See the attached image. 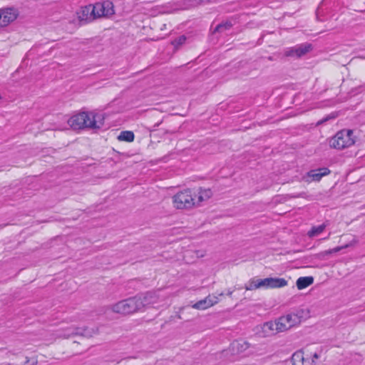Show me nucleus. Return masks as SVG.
Returning <instances> with one entry per match:
<instances>
[{
    "instance_id": "nucleus-1",
    "label": "nucleus",
    "mask_w": 365,
    "mask_h": 365,
    "mask_svg": "<svg viewBox=\"0 0 365 365\" xmlns=\"http://www.w3.org/2000/svg\"><path fill=\"white\" fill-rule=\"evenodd\" d=\"M114 14L113 4L110 1L97 2L82 6L77 12L80 21L91 22L98 18L109 16Z\"/></svg>"
},
{
    "instance_id": "nucleus-2",
    "label": "nucleus",
    "mask_w": 365,
    "mask_h": 365,
    "mask_svg": "<svg viewBox=\"0 0 365 365\" xmlns=\"http://www.w3.org/2000/svg\"><path fill=\"white\" fill-rule=\"evenodd\" d=\"M75 130L91 128L99 129L104 123L103 114L96 112H81L73 115L68 120Z\"/></svg>"
},
{
    "instance_id": "nucleus-3",
    "label": "nucleus",
    "mask_w": 365,
    "mask_h": 365,
    "mask_svg": "<svg viewBox=\"0 0 365 365\" xmlns=\"http://www.w3.org/2000/svg\"><path fill=\"white\" fill-rule=\"evenodd\" d=\"M321 356V351L307 346L295 351L292 356L293 365H316L317 361Z\"/></svg>"
},
{
    "instance_id": "nucleus-4",
    "label": "nucleus",
    "mask_w": 365,
    "mask_h": 365,
    "mask_svg": "<svg viewBox=\"0 0 365 365\" xmlns=\"http://www.w3.org/2000/svg\"><path fill=\"white\" fill-rule=\"evenodd\" d=\"M141 305L138 296H135L117 302L112 306L111 309L115 313L126 315L141 311Z\"/></svg>"
},
{
    "instance_id": "nucleus-5",
    "label": "nucleus",
    "mask_w": 365,
    "mask_h": 365,
    "mask_svg": "<svg viewBox=\"0 0 365 365\" xmlns=\"http://www.w3.org/2000/svg\"><path fill=\"white\" fill-rule=\"evenodd\" d=\"M142 302L141 309L153 307L159 309L167 304V297L160 294V292H150L142 295H138Z\"/></svg>"
},
{
    "instance_id": "nucleus-6",
    "label": "nucleus",
    "mask_w": 365,
    "mask_h": 365,
    "mask_svg": "<svg viewBox=\"0 0 365 365\" xmlns=\"http://www.w3.org/2000/svg\"><path fill=\"white\" fill-rule=\"evenodd\" d=\"M195 191L186 189L178 192L173 197V203L177 209H190L196 206Z\"/></svg>"
},
{
    "instance_id": "nucleus-7",
    "label": "nucleus",
    "mask_w": 365,
    "mask_h": 365,
    "mask_svg": "<svg viewBox=\"0 0 365 365\" xmlns=\"http://www.w3.org/2000/svg\"><path fill=\"white\" fill-rule=\"evenodd\" d=\"M354 143L351 130H341L329 140L330 146L338 150L348 148L354 145Z\"/></svg>"
},
{
    "instance_id": "nucleus-8",
    "label": "nucleus",
    "mask_w": 365,
    "mask_h": 365,
    "mask_svg": "<svg viewBox=\"0 0 365 365\" xmlns=\"http://www.w3.org/2000/svg\"><path fill=\"white\" fill-rule=\"evenodd\" d=\"M287 284V281L279 278L252 279L245 284L247 290H252L258 288H277L282 287Z\"/></svg>"
},
{
    "instance_id": "nucleus-9",
    "label": "nucleus",
    "mask_w": 365,
    "mask_h": 365,
    "mask_svg": "<svg viewBox=\"0 0 365 365\" xmlns=\"http://www.w3.org/2000/svg\"><path fill=\"white\" fill-rule=\"evenodd\" d=\"M17 16V11L14 8L0 9V27L7 26L14 21Z\"/></svg>"
},
{
    "instance_id": "nucleus-10",
    "label": "nucleus",
    "mask_w": 365,
    "mask_h": 365,
    "mask_svg": "<svg viewBox=\"0 0 365 365\" xmlns=\"http://www.w3.org/2000/svg\"><path fill=\"white\" fill-rule=\"evenodd\" d=\"M311 49L312 46L309 43L299 44L287 48L285 51V55L292 57H301L308 53Z\"/></svg>"
},
{
    "instance_id": "nucleus-11",
    "label": "nucleus",
    "mask_w": 365,
    "mask_h": 365,
    "mask_svg": "<svg viewBox=\"0 0 365 365\" xmlns=\"http://www.w3.org/2000/svg\"><path fill=\"white\" fill-rule=\"evenodd\" d=\"M218 302V297L215 295H208L204 299L200 300L192 305L196 309H205Z\"/></svg>"
},
{
    "instance_id": "nucleus-12",
    "label": "nucleus",
    "mask_w": 365,
    "mask_h": 365,
    "mask_svg": "<svg viewBox=\"0 0 365 365\" xmlns=\"http://www.w3.org/2000/svg\"><path fill=\"white\" fill-rule=\"evenodd\" d=\"M262 330L264 336H270L279 332L277 320L265 322L262 327Z\"/></svg>"
},
{
    "instance_id": "nucleus-13",
    "label": "nucleus",
    "mask_w": 365,
    "mask_h": 365,
    "mask_svg": "<svg viewBox=\"0 0 365 365\" xmlns=\"http://www.w3.org/2000/svg\"><path fill=\"white\" fill-rule=\"evenodd\" d=\"M231 346L232 351L237 354H242L250 348H252L250 343L242 339L234 341Z\"/></svg>"
},
{
    "instance_id": "nucleus-14",
    "label": "nucleus",
    "mask_w": 365,
    "mask_h": 365,
    "mask_svg": "<svg viewBox=\"0 0 365 365\" xmlns=\"http://www.w3.org/2000/svg\"><path fill=\"white\" fill-rule=\"evenodd\" d=\"M330 170L327 168H321L312 170L308 173V177L314 181H319L323 176L329 174Z\"/></svg>"
},
{
    "instance_id": "nucleus-15",
    "label": "nucleus",
    "mask_w": 365,
    "mask_h": 365,
    "mask_svg": "<svg viewBox=\"0 0 365 365\" xmlns=\"http://www.w3.org/2000/svg\"><path fill=\"white\" fill-rule=\"evenodd\" d=\"M195 202L196 206L200 205L203 201L207 200L212 195V192L210 189H202L200 188L197 192H195Z\"/></svg>"
},
{
    "instance_id": "nucleus-16",
    "label": "nucleus",
    "mask_w": 365,
    "mask_h": 365,
    "mask_svg": "<svg viewBox=\"0 0 365 365\" xmlns=\"http://www.w3.org/2000/svg\"><path fill=\"white\" fill-rule=\"evenodd\" d=\"M75 330H76V333L78 334V335H81V336H85L87 338L93 337V336L98 334L99 332L98 327H91V328L78 327V329H75Z\"/></svg>"
},
{
    "instance_id": "nucleus-17",
    "label": "nucleus",
    "mask_w": 365,
    "mask_h": 365,
    "mask_svg": "<svg viewBox=\"0 0 365 365\" xmlns=\"http://www.w3.org/2000/svg\"><path fill=\"white\" fill-rule=\"evenodd\" d=\"M313 282L314 278L312 277H302L297 280L296 285L297 289L301 290L312 284Z\"/></svg>"
},
{
    "instance_id": "nucleus-18",
    "label": "nucleus",
    "mask_w": 365,
    "mask_h": 365,
    "mask_svg": "<svg viewBox=\"0 0 365 365\" xmlns=\"http://www.w3.org/2000/svg\"><path fill=\"white\" fill-rule=\"evenodd\" d=\"M296 317L298 318L299 324L302 322V320L305 319L309 317V310L307 308H302L296 310L294 312Z\"/></svg>"
},
{
    "instance_id": "nucleus-19",
    "label": "nucleus",
    "mask_w": 365,
    "mask_h": 365,
    "mask_svg": "<svg viewBox=\"0 0 365 365\" xmlns=\"http://www.w3.org/2000/svg\"><path fill=\"white\" fill-rule=\"evenodd\" d=\"M75 329H78V327H70L63 330L62 333L58 334L59 337L63 338H69L71 336L78 335V334L75 333L76 330Z\"/></svg>"
},
{
    "instance_id": "nucleus-20",
    "label": "nucleus",
    "mask_w": 365,
    "mask_h": 365,
    "mask_svg": "<svg viewBox=\"0 0 365 365\" xmlns=\"http://www.w3.org/2000/svg\"><path fill=\"white\" fill-rule=\"evenodd\" d=\"M118 139L121 141L132 142L134 140V134L132 131H122L118 136Z\"/></svg>"
},
{
    "instance_id": "nucleus-21",
    "label": "nucleus",
    "mask_w": 365,
    "mask_h": 365,
    "mask_svg": "<svg viewBox=\"0 0 365 365\" xmlns=\"http://www.w3.org/2000/svg\"><path fill=\"white\" fill-rule=\"evenodd\" d=\"M285 322H288V324L290 325V327H293L297 324H299V320L298 318L296 317L294 312L288 314L285 316H284V319Z\"/></svg>"
},
{
    "instance_id": "nucleus-22",
    "label": "nucleus",
    "mask_w": 365,
    "mask_h": 365,
    "mask_svg": "<svg viewBox=\"0 0 365 365\" xmlns=\"http://www.w3.org/2000/svg\"><path fill=\"white\" fill-rule=\"evenodd\" d=\"M284 316L279 317L278 319H277V325H278V329L279 332H282L284 331H287L289 329H291L290 325L288 324V322H285L284 320Z\"/></svg>"
},
{
    "instance_id": "nucleus-23",
    "label": "nucleus",
    "mask_w": 365,
    "mask_h": 365,
    "mask_svg": "<svg viewBox=\"0 0 365 365\" xmlns=\"http://www.w3.org/2000/svg\"><path fill=\"white\" fill-rule=\"evenodd\" d=\"M325 229V225L322 224L317 227H313L308 235L309 237H314L322 233Z\"/></svg>"
},
{
    "instance_id": "nucleus-24",
    "label": "nucleus",
    "mask_w": 365,
    "mask_h": 365,
    "mask_svg": "<svg viewBox=\"0 0 365 365\" xmlns=\"http://www.w3.org/2000/svg\"><path fill=\"white\" fill-rule=\"evenodd\" d=\"M231 27H232V24L230 22L227 21V22L218 24L215 27V32H222L224 30L230 29Z\"/></svg>"
},
{
    "instance_id": "nucleus-25",
    "label": "nucleus",
    "mask_w": 365,
    "mask_h": 365,
    "mask_svg": "<svg viewBox=\"0 0 365 365\" xmlns=\"http://www.w3.org/2000/svg\"><path fill=\"white\" fill-rule=\"evenodd\" d=\"M185 41H186V37L185 36H180L178 38H175L172 42V43L175 47H178V46L182 45L183 43H185Z\"/></svg>"
},
{
    "instance_id": "nucleus-26",
    "label": "nucleus",
    "mask_w": 365,
    "mask_h": 365,
    "mask_svg": "<svg viewBox=\"0 0 365 365\" xmlns=\"http://www.w3.org/2000/svg\"><path fill=\"white\" fill-rule=\"evenodd\" d=\"M357 243V241L354 239L351 242H350L349 244L344 245V246H341V247H335L333 251L334 252H339L340 250L344 249V248H346V247H351V246H354Z\"/></svg>"
},
{
    "instance_id": "nucleus-27",
    "label": "nucleus",
    "mask_w": 365,
    "mask_h": 365,
    "mask_svg": "<svg viewBox=\"0 0 365 365\" xmlns=\"http://www.w3.org/2000/svg\"><path fill=\"white\" fill-rule=\"evenodd\" d=\"M200 3L205 4L209 3L212 1H215V0H199Z\"/></svg>"
},
{
    "instance_id": "nucleus-28",
    "label": "nucleus",
    "mask_w": 365,
    "mask_h": 365,
    "mask_svg": "<svg viewBox=\"0 0 365 365\" xmlns=\"http://www.w3.org/2000/svg\"><path fill=\"white\" fill-rule=\"evenodd\" d=\"M36 364H37V359L35 358L32 359L31 365H36Z\"/></svg>"
},
{
    "instance_id": "nucleus-29",
    "label": "nucleus",
    "mask_w": 365,
    "mask_h": 365,
    "mask_svg": "<svg viewBox=\"0 0 365 365\" xmlns=\"http://www.w3.org/2000/svg\"><path fill=\"white\" fill-rule=\"evenodd\" d=\"M195 253L197 257H202L203 256L202 254L199 255L200 251L195 252Z\"/></svg>"
},
{
    "instance_id": "nucleus-30",
    "label": "nucleus",
    "mask_w": 365,
    "mask_h": 365,
    "mask_svg": "<svg viewBox=\"0 0 365 365\" xmlns=\"http://www.w3.org/2000/svg\"><path fill=\"white\" fill-rule=\"evenodd\" d=\"M320 8H318L317 10V15L320 13Z\"/></svg>"
},
{
    "instance_id": "nucleus-31",
    "label": "nucleus",
    "mask_w": 365,
    "mask_h": 365,
    "mask_svg": "<svg viewBox=\"0 0 365 365\" xmlns=\"http://www.w3.org/2000/svg\"><path fill=\"white\" fill-rule=\"evenodd\" d=\"M189 253H190V252H189V251H187V252H186V254H185V257H186Z\"/></svg>"
}]
</instances>
